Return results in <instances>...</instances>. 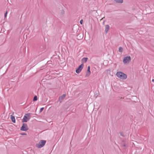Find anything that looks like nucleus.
<instances>
[{"label": "nucleus", "mask_w": 154, "mask_h": 154, "mask_svg": "<svg viewBox=\"0 0 154 154\" xmlns=\"http://www.w3.org/2000/svg\"><path fill=\"white\" fill-rule=\"evenodd\" d=\"M116 75L118 78L123 80L126 79L127 78V75L121 72H117Z\"/></svg>", "instance_id": "obj_1"}, {"label": "nucleus", "mask_w": 154, "mask_h": 154, "mask_svg": "<svg viewBox=\"0 0 154 154\" xmlns=\"http://www.w3.org/2000/svg\"><path fill=\"white\" fill-rule=\"evenodd\" d=\"M46 141L45 140H41L36 145V146L38 148L43 147L45 144Z\"/></svg>", "instance_id": "obj_2"}, {"label": "nucleus", "mask_w": 154, "mask_h": 154, "mask_svg": "<svg viewBox=\"0 0 154 154\" xmlns=\"http://www.w3.org/2000/svg\"><path fill=\"white\" fill-rule=\"evenodd\" d=\"M30 114L29 113L25 114L23 118L22 119V122H27L28 120H29L30 118H28V117L30 116Z\"/></svg>", "instance_id": "obj_3"}, {"label": "nucleus", "mask_w": 154, "mask_h": 154, "mask_svg": "<svg viewBox=\"0 0 154 154\" xmlns=\"http://www.w3.org/2000/svg\"><path fill=\"white\" fill-rule=\"evenodd\" d=\"M131 60V57L130 56L125 57L123 60V62L124 64H126L129 63Z\"/></svg>", "instance_id": "obj_4"}, {"label": "nucleus", "mask_w": 154, "mask_h": 154, "mask_svg": "<svg viewBox=\"0 0 154 154\" xmlns=\"http://www.w3.org/2000/svg\"><path fill=\"white\" fill-rule=\"evenodd\" d=\"M29 129L28 125L26 124L23 123L22 127H21L20 130L22 131H26Z\"/></svg>", "instance_id": "obj_5"}, {"label": "nucleus", "mask_w": 154, "mask_h": 154, "mask_svg": "<svg viewBox=\"0 0 154 154\" xmlns=\"http://www.w3.org/2000/svg\"><path fill=\"white\" fill-rule=\"evenodd\" d=\"M84 66L83 63L82 64L78 67V68L76 70V72L78 74L79 73L82 71Z\"/></svg>", "instance_id": "obj_6"}, {"label": "nucleus", "mask_w": 154, "mask_h": 154, "mask_svg": "<svg viewBox=\"0 0 154 154\" xmlns=\"http://www.w3.org/2000/svg\"><path fill=\"white\" fill-rule=\"evenodd\" d=\"M66 96V94H63L62 96H60L58 99L60 103H62L63 100L64 99Z\"/></svg>", "instance_id": "obj_7"}, {"label": "nucleus", "mask_w": 154, "mask_h": 154, "mask_svg": "<svg viewBox=\"0 0 154 154\" xmlns=\"http://www.w3.org/2000/svg\"><path fill=\"white\" fill-rule=\"evenodd\" d=\"M90 66H88V69L87 70V72L86 74V76H88L91 74V71L90 70Z\"/></svg>", "instance_id": "obj_8"}, {"label": "nucleus", "mask_w": 154, "mask_h": 154, "mask_svg": "<svg viewBox=\"0 0 154 154\" xmlns=\"http://www.w3.org/2000/svg\"><path fill=\"white\" fill-rule=\"evenodd\" d=\"M45 48V47L43 45H42L40 46L38 49L41 51H43Z\"/></svg>", "instance_id": "obj_9"}, {"label": "nucleus", "mask_w": 154, "mask_h": 154, "mask_svg": "<svg viewBox=\"0 0 154 154\" xmlns=\"http://www.w3.org/2000/svg\"><path fill=\"white\" fill-rule=\"evenodd\" d=\"M109 28V26L108 25H106L105 26V32L107 33Z\"/></svg>", "instance_id": "obj_10"}, {"label": "nucleus", "mask_w": 154, "mask_h": 154, "mask_svg": "<svg viewBox=\"0 0 154 154\" xmlns=\"http://www.w3.org/2000/svg\"><path fill=\"white\" fill-rule=\"evenodd\" d=\"M11 119L12 121L14 123H15V119L14 116H13L12 115L11 116Z\"/></svg>", "instance_id": "obj_11"}, {"label": "nucleus", "mask_w": 154, "mask_h": 154, "mask_svg": "<svg viewBox=\"0 0 154 154\" xmlns=\"http://www.w3.org/2000/svg\"><path fill=\"white\" fill-rule=\"evenodd\" d=\"M117 3H122L123 2V0H113Z\"/></svg>", "instance_id": "obj_12"}, {"label": "nucleus", "mask_w": 154, "mask_h": 154, "mask_svg": "<svg viewBox=\"0 0 154 154\" xmlns=\"http://www.w3.org/2000/svg\"><path fill=\"white\" fill-rule=\"evenodd\" d=\"M88 58L87 57H84L82 59V61L83 63H85L87 61Z\"/></svg>", "instance_id": "obj_13"}, {"label": "nucleus", "mask_w": 154, "mask_h": 154, "mask_svg": "<svg viewBox=\"0 0 154 154\" xmlns=\"http://www.w3.org/2000/svg\"><path fill=\"white\" fill-rule=\"evenodd\" d=\"M122 146H123L125 147H126V144L125 143L124 141V140H122Z\"/></svg>", "instance_id": "obj_14"}, {"label": "nucleus", "mask_w": 154, "mask_h": 154, "mask_svg": "<svg viewBox=\"0 0 154 154\" xmlns=\"http://www.w3.org/2000/svg\"><path fill=\"white\" fill-rule=\"evenodd\" d=\"M123 51V49L121 47H120L119 48V51L122 52Z\"/></svg>", "instance_id": "obj_15"}, {"label": "nucleus", "mask_w": 154, "mask_h": 154, "mask_svg": "<svg viewBox=\"0 0 154 154\" xmlns=\"http://www.w3.org/2000/svg\"><path fill=\"white\" fill-rule=\"evenodd\" d=\"M37 100V96L35 95L34 96V98H33V101H36Z\"/></svg>", "instance_id": "obj_16"}, {"label": "nucleus", "mask_w": 154, "mask_h": 154, "mask_svg": "<svg viewBox=\"0 0 154 154\" xmlns=\"http://www.w3.org/2000/svg\"><path fill=\"white\" fill-rule=\"evenodd\" d=\"M7 13H8V11H6L5 14L4 16H5V17H7Z\"/></svg>", "instance_id": "obj_17"}, {"label": "nucleus", "mask_w": 154, "mask_h": 154, "mask_svg": "<svg viewBox=\"0 0 154 154\" xmlns=\"http://www.w3.org/2000/svg\"><path fill=\"white\" fill-rule=\"evenodd\" d=\"M44 109V107L41 108L40 109V112H42V111Z\"/></svg>", "instance_id": "obj_18"}, {"label": "nucleus", "mask_w": 154, "mask_h": 154, "mask_svg": "<svg viewBox=\"0 0 154 154\" xmlns=\"http://www.w3.org/2000/svg\"><path fill=\"white\" fill-rule=\"evenodd\" d=\"M21 135H27V134L26 133H21L20 134Z\"/></svg>", "instance_id": "obj_19"}, {"label": "nucleus", "mask_w": 154, "mask_h": 154, "mask_svg": "<svg viewBox=\"0 0 154 154\" xmlns=\"http://www.w3.org/2000/svg\"><path fill=\"white\" fill-rule=\"evenodd\" d=\"M120 134L121 136H123V137H124V135L123 133H122V132L120 133Z\"/></svg>", "instance_id": "obj_20"}, {"label": "nucleus", "mask_w": 154, "mask_h": 154, "mask_svg": "<svg viewBox=\"0 0 154 154\" xmlns=\"http://www.w3.org/2000/svg\"><path fill=\"white\" fill-rule=\"evenodd\" d=\"M82 22H83V20H81L80 21V23L81 24H82Z\"/></svg>", "instance_id": "obj_21"}, {"label": "nucleus", "mask_w": 154, "mask_h": 154, "mask_svg": "<svg viewBox=\"0 0 154 154\" xmlns=\"http://www.w3.org/2000/svg\"><path fill=\"white\" fill-rule=\"evenodd\" d=\"M152 82H154V79H152Z\"/></svg>", "instance_id": "obj_22"}, {"label": "nucleus", "mask_w": 154, "mask_h": 154, "mask_svg": "<svg viewBox=\"0 0 154 154\" xmlns=\"http://www.w3.org/2000/svg\"><path fill=\"white\" fill-rule=\"evenodd\" d=\"M105 21L104 20V21H103V24H104V22H105Z\"/></svg>", "instance_id": "obj_23"}, {"label": "nucleus", "mask_w": 154, "mask_h": 154, "mask_svg": "<svg viewBox=\"0 0 154 154\" xmlns=\"http://www.w3.org/2000/svg\"><path fill=\"white\" fill-rule=\"evenodd\" d=\"M96 97H97L98 96V94H96Z\"/></svg>", "instance_id": "obj_24"}, {"label": "nucleus", "mask_w": 154, "mask_h": 154, "mask_svg": "<svg viewBox=\"0 0 154 154\" xmlns=\"http://www.w3.org/2000/svg\"><path fill=\"white\" fill-rule=\"evenodd\" d=\"M96 97H97L98 96V94H96Z\"/></svg>", "instance_id": "obj_25"}, {"label": "nucleus", "mask_w": 154, "mask_h": 154, "mask_svg": "<svg viewBox=\"0 0 154 154\" xmlns=\"http://www.w3.org/2000/svg\"><path fill=\"white\" fill-rule=\"evenodd\" d=\"M62 12H62V13H64V11L63 10H62Z\"/></svg>", "instance_id": "obj_26"}, {"label": "nucleus", "mask_w": 154, "mask_h": 154, "mask_svg": "<svg viewBox=\"0 0 154 154\" xmlns=\"http://www.w3.org/2000/svg\"><path fill=\"white\" fill-rule=\"evenodd\" d=\"M103 18H102V19L100 20H102V19H103Z\"/></svg>", "instance_id": "obj_27"}]
</instances>
